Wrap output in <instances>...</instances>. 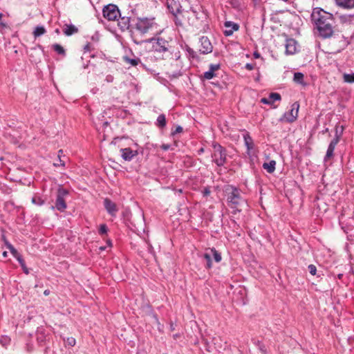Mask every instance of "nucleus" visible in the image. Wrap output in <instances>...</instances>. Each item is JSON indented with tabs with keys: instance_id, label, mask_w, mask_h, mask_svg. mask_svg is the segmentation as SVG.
Listing matches in <instances>:
<instances>
[{
	"instance_id": "1",
	"label": "nucleus",
	"mask_w": 354,
	"mask_h": 354,
	"mask_svg": "<svg viewBox=\"0 0 354 354\" xmlns=\"http://www.w3.org/2000/svg\"><path fill=\"white\" fill-rule=\"evenodd\" d=\"M311 18L322 37L329 38L333 35V15L331 13L320 8H315L313 10Z\"/></svg>"
},
{
	"instance_id": "2",
	"label": "nucleus",
	"mask_w": 354,
	"mask_h": 354,
	"mask_svg": "<svg viewBox=\"0 0 354 354\" xmlns=\"http://www.w3.org/2000/svg\"><path fill=\"white\" fill-rule=\"evenodd\" d=\"M135 26L136 30L142 35H157L160 34L163 30L155 17L138 18Z\"/></svg>"
},
{
	"instance_id": "3",
	"label": "nucleus",
	"mask_w": 354,
	"mask_h": 354,
	"mask_svg": "<svg viewBox=\"0 0 354 354\" xmlns=\"http://www.w3.org/2000/svg\"><path fill=\"white\" fill-rule=\"evenodd\" d=\"M227 194V202L228 205L234 209V212H241V207L245 204V200L241 196V192L233 186H227L225 188Z\"/></svg>"
},
{
	"instance_id": "4",
	"label": "nucleus",
	"mask_w": 354,
	"mask_h": 354,
	"mask_svg": "<svg viewBox=\"0 0 354 354\" xmlns=\"http://www.w3.org/2000/svg\"><path fill=\"white\" fill-rule=\"evenodd\" d=\"M214 161L218 166H222L226 162L227 154L225 150L218 144L214 145Z\"/></svg>"
},
{
	"instance_id": "5",
	"label": "nucleus",
	"mask_w": 354,
	"mask_h": 354,
	"mask_svg": "<svg viewBox=\"0 0 354 354\" xmlns=\"http://www.w3.org/2000/svg\"><path fill=\"white\" fill-rule=\"evenodd\" d=\"M103 16L109 21H115L120 16L118 8L113 4L106 6L102 10Z\"/></svg>"
},
{
	"instance_id": "6",
	"label": "nucleus",
	"mask_w": 354,
	"mask_h": 354,
	"mask_svg": "<svg viewBox=\"0 0 354 354\" xmlns=\"http://www.w3.org/2000/svg\"><path fill=\"white\" fill-rule=\"evenodd\" d=\"M299 104L297 102H294L291 106V109L285 113L283 119L288 122H293L298 117Z\"/></svg>"
},
{
	"instance_id": "7",
	"label": "nucleus",
	"mask_w": 354,
	"mask_h": 354,
	"mask_svg": "<svg viewBox=\"0 0 354 354\" xmlns=\"http://www.w3.org/2000/svg\"><path fill=\"white\" fill-rule=\"evenodd\" d=\"M198 50L203 53H209L212 51V45L207 37H202L198 42Z\"/></svg>"
},
{
	"instance_id": "8",
	"label": "nucleus",
	"mask_w": 354,
	"mask_h": 354,
	"mask_svg": "<svg viewBox=\"0 0 354 354\" xmlns=\"http://www.w3.org/2000/svg\"><path fill=\"white\" fill-rule=\"evenodd\" d=\"M156 40V44L153 46L156 51L164 53L169 50L170 44L168 40L162 37H158Z\"/></svg>"
},
{
	"instance_id": "9",
	"label": "nucleus",
	"mask_w": 354,
	"mask_h": 354,
	"mask_svg": "<svg viewBox=\"0 0 354 354\" xmlns=\"http://www.w3.org/2000/svg\"><path fill=\"white\" fill-rule=\"evenodd\" d=\"M120 152L122 158L126 161H131L138 154L137 150H132L130 148L121 149Z\"/></svg>"
},
{
	"instance_id": "10",
	"label": "nucleus",
	"mask_w": 354,
	"mask_h": 354,
	"mask_svg": "<svg viewBox=\"0 0 354 354\" xmlns=\"http://www.w3.org/2000/svg\"><path fill=\"white\" fill-rule=\"evenodd\" d=\"M339 137L336 136L334 138L331 142L329 144V146L328 147L326 154L325 156V160H329L333 156V151L335 150V147L337 146V143L339 142Z\"/></svg>"
},
{
	"instance_id": "11",
	"label": "nucleus",
	"mask_w": 354,
	"mask_h": 354,
	"mask_svg": "<svg viewBox=\"0 0 354 354\" xmlns=\"http://www.w3.org/2000/svg\"><path fill=\"white\" fill-rule=\"evenodd\" d=\"M171 12L174 15L176 24L183 26L185 24V14L187 13V12H183L180 10L177 9L176 12L174 10H171Z\"/></svg>"
},
{
	"instance_id": "12",
	"label": "nucleus",
	"mask_w": 354,
	"mask_h": 354,
	"mask_svg": "<svg viewBox=\"0 0 354 354\" xmlns=\"http://www.w3.org/2000/svg\"><path fill=\"white\" fill-rule=\"evenodd\" d=\"M104 205L106 209L110 214L115 215L118 212V208L116 207L115 203L111 201L110 199L105 198L104 201Z\"/></svg>"
},
{
	"instance_id": "13",
	"label": "nucleus",
	"mask_w": 354,
	"mask_h": 354,
	"mask_svg": "<svg viewBox=\"0 0 354 354\" xmlns=\"http://www.w3.org/2000/svg\"><path fill=\"white\" fill-rule=\"evenodd\" d=\"M286 53L290 55H292L297 51V42L293 39L286 40Z\"/></svg>"
},
{
	"instance_id": "14",
	"label": "nucleus",
	"mask_w": 354,
	"mask_h": 354,
	"mask_svg": "<svg viewBox=\"0 0 354 354\" xmlns=\"http://www.w3.org/2000/svg\"><path fill=\"white\" fill-rule=\"evenodd\" d=\"M281 95L277 93H272L268 97H263L261 100V102L265 104H271L273 102L281 100Z\"/></svg>"
},
{
	"instance_id": "15",
	"label": "nucleus",
	"mask_w": 354,
	"mask_h": 354,
	"mask_svg": "<svg viewBox=\"0 0 354 354\" xmlns=\"http://www.w3.org/2000/svg\"><path fill=\"white\" fill-rule=\"evenodd\" d=\"M336 4L343 8L351 9L354 8V0H335Z\"/></svg>"
},
{
	"instance_id": "16",
	"label": "nucleus",
	"mask_w": 354,
	"mask_h": 354,
	"mask_svg": "<svg viewBox=\"0 0 354 354\" xmlns=\"http://www.w3.org/2000/svg\"><path fill=\"white\" fill-rule=\"evenodd\" d=\"M225 26L226 28H229V27H232V30H226L225 31V35L226 36H230V35H232L234 32V31H236V30H239V25L237 24H235V23H232L231 21H226L225 23Z\"/></svg>"
},
{
	"instance_id": "17",
	"label": "nucleus",
	"mask_w": 354,
	"mask_h": 354,
	"mask_svg": "<svg viewBox=\"0 0 354 354\" xmlns=\"http://www.w3.org/2000/svg\"><path fill=\"white\" fill-rule=\"evenodd\" d=\"M201 257L206 261L205 267L207 269H210L212 267V253L208 250L205 253L201 255Z\"/></svg>"
},
{
	"instance_id": "18",
	"label": "nucleus",
	"mask_w": 354,
	"mask_h": 354,
	"mask_svg": "<svg viewBox=\"0 0 354 354\" xmlns=\"http://www.w3.org/2000/svg\"><path fill=\"white\" fill-rule=\"evenodd\" d=\"M275 166H276V161L275 160H270L268 162H264L263 164V168L267 171L269 174H272L275 170Z\"/></svg>"
},
{
	"instance_id": "19",
	"label": "nucleus",
	"mask_w": 354,
	"mask_h": 354,
	"mask_svg": "<svg viewBox=\"0 0 354 354\" xmlns=\"http://www.w3.org/2000/svg\"><path fill=\"white\" fill-rule=\"evenodd\" d=\"M55 207L61 212L64 211L65 209L66 208V203L64 198H62L61 197H57L55 202Z\"/></svg>"
},
{
	"instance_id": "20",
	"label": "nucleus",
	"mask_w": 354,
	"mask_h": 354,
	"mask_svg": "<svg viewBox=\"0 0 354 354\" xmlns=\"http://www.w3.org/2000/svg\"><path fill=\"white\" fill-rule=\"evenodd\" d=\"M77 32L78 29L74 25H66L64 29V33L66 36H71L73 34L77 33Z\"/></svg>"
},
{
	"instance_id": "21",
	"label": "nucleus",
	"mask_w": 354,
	"mask_h": 354,
	"mask_svg": "<svg viewBox=\"0 0 354 354\" xmlns=\"http://www.w3.org/2000/svg\"><path fill=\"white\" fill-rule=\"evenodd\" d=\"M293 81L299 84L306 86L304 82V75L302 73L297 72L294 74Z\"/></svg>"
},
{
	"instance_id": "22",
	"label": "nucleus",
	"mask_w": 354,
	"mask_h": 354,
	"mask_svg": "<svg viewBox=\"0 0 354 354\" xmlns=\"http://www.w3.org/2000/svg\"><path fill=\"white\" fill-rule=\"evenodd\" d=\"M209 252L212 253V255H213L216 262L218 263L221 261V255L215 248H210Z\"/></svg>"
},
{
	"instance_id": "23",
	"label": "nucleus",
	"mask_w": 354,
	"mask_h": 354,
	"mask_svg": "<svg viewBox=\"0 0 354 354\" xmlns=\"http://www.w3.org/2000/svg\"><path fill=\"white\" fill-rule=\"evenodd\" d=\"M46 32V29L44 26H37L33 32L35 37H38Z\"/></svg>"
},
{
	"instance_id": "24",
	"label": "nucleus",
	"mask_w": 354,
	"mask_h": 354,
	"mask_svg": "<svg viewBox=\"0 0 354 354\" xmlns=\"http://www.w3.org/2000/svg\"><path fill=\"white\" fill-rule=\"evenodd\" d=\"M157 125L160 128H163L166 126V118L164 114H161L158 117Z\"/></svg>"
},
{
	"instance_id": "25",
	"label": "nucleus",
	"mask_w": 354,
	"mask_h": 354,
	"mask_svg": "<svg viewBox=\"0 0 354 354\" xmlns=\"http://www.w3.org/2000/svg\"><path fill=\"white\" fill-rule=\"evenodd\" d=\"M244 140L248 149H252L253 148V140L252 138L248 134H247L244 136Z\"/></svg>"
},
{
	"instance_id": "26",
	"label": "nucleus",
	"mask_w": 354,
	"mask_h": 354,
	"mask_svg": "<svg viewBox=\"0 0 354 354\" xmlns=\"http://www.w3.org/2000/svg\"><path fill=\"white\" fill-rule=\"evenodd\" d=\"M344 80L348 83H354V73L352 74H344Z\"/></svg>"
},
{
	"instance_id": "27",
	"label": "nucleus",
	"mask_w": 354,
	"mask_h": 354,
	"mask_svg": "<svg viewBox=\"0 0 354 354\" xmlns=\"http://www.w3.org/2000/svg\"><path fill=\"white\" fill-rule=\"evenodd\" d=\"M53 49L58 53V54H60V55H64L65 54V50L64 49V48L59 45V44H54L53 45Z\"/></svg>"
},
{
	"instance_id": "28",
	"label": "nucleus",
	"mask_w": 354,
	"mask_h": 354,
	"mask_svg": "<svg viewBox=\"0 0 354 354\" xmlns=\"http://www.w3.org/2000/svg\"><path fill=\"white\" fill-rule=\"evenodd\" d=\"M64 342H65V344L66 346H74L76 344V340L73 337H67L66 339H64Z\"/></svg>"
},
{
	"instance_id": "29",
	"label": "nucleus",
	"mask_w": 354,
	"mask_h": 354,
	"mask_svg": "<svg viewBox=\"0 0 354 354\" xmlns=\"http://www.w3.org/2000/svg\"><path fill=\"white\" fill-rule=\"evenodd\" d=\"M68 194V192L66 189L60 187V188H59V189L57 191V197H61V198H64V196H66Z\"/></svg>"
},
{
	"instance_id": "30",
	"label": "nucleus",
	"mask_w": 354,
	"mask_h": 354,
	"mask_svg": "<svg viewBox=\"0 0 354 354\" xmlns=\"http://www.w3.org/2000/svg\"><path fill=\"white\" fill-rule=\"evenodd\" d=\"M125 61L127 63L130 64L133 66H137L138 64V63L140 62L139 59H130L128 57L125 58Z\"/></svg>"
},
{
	"instance_id": "31",
	"label": "nucleus",
	"mask_w": 354,
	"mask_h": 354,
	"mask_svg": "<svg viewBox=\"0 0 354 354\" xmlns=\"http://www.w3.org/2000/svg\"><path fill=\"white\" fill-rule=\"evenodd\" d=\"M215 73L212 72L211 70H209L208 71H206L203 74V77L206 80H211L214 77H215Z\"/></svg>"
},
{
	"instance_id": "32",
	"label": "nucleus",
	"mask_w": 354,
	"mask_h": 354,
	"mask_svg": "<svg viewBox=\"0 0 354 354\" xmlns=\"http://www.w3.org/2000/svg\"><path fill=\"white\" fill-rule=\"evenodd\" d=\"M218 341H221L220 337H218V338H217V337H214V339H213L214 344L215 345L218 344V346L216 347V348H217L218 351H220L221 349H223V346H222V344H218Z\"/></svg>"
},
{
	"instance_id": "33",
	"label": "nucleus",
	"mask_w": 354,
	"mask_h": 354,
	"mask_svg": "<svg viewBox=\"0 0 354 354\" xmlns=\"http://www.w3.org/2000/svg\"><path fill=\"white\" fill-rule=\"evenodd\" d=\"M99 232L100 234H104L107 232V227L105 224H102L100 225Z\"/></svg>"
},
{
	"instance_id": "34",
	"label": "nucleus",
	"mask_w": 354,
	"mask_h": 354,
	"mask_svg": "<svg viewBox=\"0 0 354 354\" xmlns=\"http://www.w3.org/2000/svg\"><path fill=\"white\" fill-rule=\"evenodd\" d=\"M308 270H309V272L312 275H315L316 274V272H317V268H316L315 266H314L313 264H310V265L308 266Z\"/></svg>"
},
{
	"instance_id": "35",
	"label": "nucleus",
	"mask_w": 354,
	"mask_h": 354,
	"mask_svg": "<svg viewBox=\"0 0 354 354\" xmlns=\"http://www.w3.org/2000/svg\"><path fill=\"white\" fill-rule=\"evenodd\" d=\"M32 203L41 205L43 204V201L40 198L32 197Z\"/></svg>"
},
{
	"instance_id": "36",
	"label": "nucleus",
	"mask_w": 354,
	"mask_h": 354,
	"mask_svg": "<svg viewBox=\"0 0 354 354\" xmlns=\"http://www.w3.org/2000/svg\"><path fill=\"white\" fill-rule=\"evenodd\" d=\"M220 68L219 64H210L209 70L212 72L215 73V71H218Z\"/></svg>"
},
{
	"instance_id": "37",
	"label": "nucleus",
	"mask_w": 354,
	"mask_h": 354,
	"mask_svg": "<svg viewBox=\"0 0 354 354\" xmlns=\"http://www.w3.org/2000/svg\"><path fill=\"white\" fill-rule=\"evenodd\" d=\"M123 21H122V24H124V26L122 27L124 28H127L128 27V24H129V19H124V18H122V19Z\"/></svg>"
},
{
	"instance_id": "38",
	"label": "nucleus",
	"mask_w": 354,
	"mask_h": 354,
	"mask_svg": "<svg viewBox=\"0 0 354 354\" xmlns=\"http://www.w3.org/2000/svg\"><path fill=\"white\" fill-rule=\"evenodd\" d=\"M8 248L10 250L11 252L15 255V256H17V251L15 250V249L11 245H8Z\"/></svg>"
},
{
	"instance_id": "39",
	"label": "nucleus",
	"mask_w": 354,
	"mask_h": 354,
	"mask_svg": "<svg viewBox=\"0 0 354 354\" xmlns=\"http://www.w3.org/2000/svg\"><path fill=\"white\" fill-rule=\"evenodd\" d=\"M183 131V128L180 126H178L176 128V130L174 131V133H181Z\"/></svg>"
},
{
	"instance_id": "40",
	"label": "nucleus",
	"mask_w": 354,
	"mask_h": 354,
	"mask_svg": "<svg viewBox=\"0 0 354 354\" xmlns=\"http://www.w3.org/2000/svg\"><path fill=\"white\" fill-rule=\"evenodd\" d=\"M60 156H62V153L58 154L59 158H60ZM59 162H60V165H61L64 166V161H62L61 159H59ZM54 165L57 167V166L59 165V164L54 163Z\"/></svg>"
},
{
	"instance_id": "41",
	"label": "nucleus",
	"mask_w": 354,
	"mask_h": 354,
	"mask_svg": "<svg viewBox=\"0 0 354 354\" xmlns=\"http://www.w3.org/2000/svg\"><path fill=\"white\" fill-rule=\"evenodd\" d=\"M203 193L204 196H208L210 194L211 192L209 188H205Z\"/></svg>"
},
{
	"instance_id": "42",
	"label": "nucleus",
	"mask_w": 354,
	"mask_h": 354,
	"mask_svg": "<svg viewBox=\"0 0 354 354\" xmlns=\"http://www.w3.org/2000/svg\"><path fill=\"white\" fill-rule=\"evenodd\" d=\"M245 68L248 69V70H250V71H252L253 68H254V66L252 64H247L245 65Z\"/></svg>"
},
{
	"instance_id": "43",
	"label": "nucleus",
	"mask_w": 354,
	"mask_h": 354,
	"mask_svg": "<svg viewBox=\"0 0 354 354\" xmlns=\"http://www.w3.org/2000/svg\"><path fill=\"white\" fill-rule=\"evenodd\" d=\"M44 294L46 296H48V295L50 294V290H44Z\"/></svg>"
},
{
	"instance_id": "44",
	"label": "nucleus",
	"mask_w": 354,
	"mask_h": 354,
	"mask_svg": "<svg viewBox=\"0 0 354 354\" xmlns=\"http://www.w3.org/2000/svg\"><path fill=\"white\" fill-rule=\"evenodd\" d=\"M23 270H24V273H26V274L28 273V269L24 266Z\"/></svg>"
},
{
	"instance_id": "45",
	"label": "nucleus",
	"mask_w": 354,
	"mask_h": 354,
	"mask_svg": "<svg viewBox=\"0 0 354 354\" xmlns=\"http://www.w3.org/2000/svg\"><path fill=\"white\" fill-rule=\"evenodd\" d=\"M17 259L18 261L21 263L22 262V260L21 259V258L19 257H17Z\"/></svg>"
},
{
	"instance_id": "46",
	"label": "nucleus",
	"mask_w": 354,
	"mask_h": 354,
	"mask_svg": "<svg viewBox=\"0 0 354 354\" xmlns=\"http://www.w3.org/2000/svg\"><path fill=\"white\" fill-rule=\"evenodd\" d=\"M3 257H6L7 256V252H3Z\"/></svg>"
},
{
	"instance_id": "47",
	"label": "nucleus",
	"mask_w": 354,
	"mask_h": 354,
	"mask_svg": "<svg viewBox=\"0 0 354 354\" xmlns=\"http://www.w3.org/2000/svg\"><path fill=\"white\" fill-rule=\"evenodd\" d=\"M3 14L2 13H0V20L1 19V17H3Z\"/></svg>"
},
{
	"instance_id": "48",
	"label": "nucleus",
	"mask_w": 354,
	"mask_h": 354,
	"mask_svg": "<svg viewBox=\"0 0 354 354\" xmlns=\"http://www.w3.org/2000/svg\"><path fill=\"white\" fill-rule=\"evenodd\" d=\"M58 153H59H59H63V151H62V150H59V151H58Z\"/></svg>"
},
{
	"instance_id": "49",
	"label": "nucleus",
	"mask_w": 354,
	"mask_h": 354,
	"mask_svg": "<svg viewBox=\"0 0 354 354\" xmlns=\"http://www.w3.org/2000/svg\"><path fill=\"white\" fill-rule=\"evenodd\" d=\"M200 151H201V152H203V148H202V149H200Z\"/></svg>"
},
{
	"instance_id": "50",
	"label": "nucleus",
	"mask_w": 354,
	"mask_h": 354,
	"mask_svg": "<svg viewBox=\"0 0 354 354\" xmlns=\"http://www.w3.org/2000/svg\"><path fill=\"white\" fill-rule=\"evenodd\" d=\"M100 250H104V248L103 247H101Z\"/></svg>"
}]
</instances>
